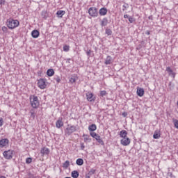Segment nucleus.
<instances>
[{
  "instance_id": "nucleus-6",
  "label": "nucleus",
  "mask_w": 178,
  "mask_h": 178,
  "mask_svg": "<svg viewBox=\"0 0 178 178\" xmlns=\"http://www.w3.org/2000/svg\"><path fill=\"white\" fill-rule=\"evenodd\" d=\"M38 86L41 90H44L47 87L46 80L44 79H40L38 81Z\"/></svg>"
},
{
  "instance_id": "nucleus-35",
  "label": "nucleus",
  "mask_w": 178,
  "mask_h": 178,
  "mask_svg": "<svg viewBox=\"0 0 178 178\" xmlns=\"http://www.w3.org/2000/svg\"><path fill=\"white\" fill-rule=\"evenodd\" d=\"M54 80H56L57 84H59V83L61 81L60 77H59L58 76L54 78Z\"/></svg>"
},
{
  "instance_id": "nucleus-4",
  "label": "nucleus",
  "mask_w": 178,
  "mask_h": 178,
  "mask_svg": "<svg viewBox=\"0 0 178 178\" xmlns=\"http://www.w3.org/2000/svg\"><path fill=\"white\" fill-rule=\"evenodd\" d=\"M88 13L90 16L92 17H98V9L95 7H90L88 9Z\"/></svg>"
},
{
  "instance_id": "nucleus-14",
  "label": "nucleus",
  "mask_w": 178,
  "mask_h": 178,
  "mask_svg": "<svg viewBox=\"0 0 178 178\" xmlns=\"http://www.w3.org/2000/svg\"><path fill=\"white\" fill-rule=\"evenodd\" d=\"M136 93H137V95H138V97H143V95H144V88H137Z\"/></svg>"
},
{
  "instance_id": "nucleus-41",
  "label": "nucleus",
  "mask_w": 178,
  "mask_h": 178,
  "mask_svg": "<svg viewBox=\"0 0 178 178\" xmlns=\"http://www.w3.org/2000/svg\"><path fill=\"white\" fill-rule=\"evenodd\" d=\"M3 126V118H0V127H2Z\"/></svg>"
},
{
  "instance_id": "nucleus-40",
  "label": "nucleus",
  "mask_w": 178,
  "mask_h": 178,
  "mask_svg": "<svg viewBox=\"0 0 178 178\" xmlns=\"http://www.w3.org/2000/svg\"><path fill=\"white\" fill-rule=\"evenodd\" d=\"M47 15V13L45 11L42 12V16L43 19H47V15Z\"/></svg>"
},
{
  "instance_id": "nucleus-45",
  "label": "nucleus",
  "mask_w": 178,
  "mask_h": 178,
  "mask_svg": "<svg viewBox=\"0 0 178 178\" xmlns=\"http://www.w3.org/2000/svg\"><path fill=\"white\" fill-rule=\"evenodd\" d=\"M28 178H38V177L31 175Z\"/></svg>"
},
{
  "instance_id": "nucleus-7",
  "label": "nucleus",
  "mask_w": 178,
  "mask_h": 178,
  "mask_svg": "<svg viewBox=\"0 0 178 178\" xmlns=\"http://www.w3.org/2000/svg\"><path fill=\"white\" fill-rule=\"evenodd\" d=\"M86 97L89 102H94V101H95V97H94V95L91 92H88L86 93Z\"/></svg>"
},
{
  "instance_id": "nucleus-34",
  "label": "nucleus",
  "mask_w": 178,
  "mask_h": 178,
  "mask_svg": "<svg viewBox=\"0 0 178 178\" xmlns=\"http://www.w3.org/2000/svg\"><path fill=\"white\" fill-rule=\"evenodd\" d=\"M128 19H129V23H134V22H136V18L133 17H129Z\"/></svg>"
},
{
  "instance_id": "nucleus-49",
  "label": "nucleus",
  "mask_w": 178,
  "mask_h": 178,
  "mask_svg": "<svg viewBox=\"0 0 178 178\" xmlns=\"http://www.w3.org/2000/svg\"><path fill=\"white\" fill-rule=\"evenodd\" d=\"M86 178H91V176H90V175H88V174H86Z\"/></svg>"
},
{
  "instance_id": "nucleus-44",
  "label": "nucleus",
  "mask_w": 178,
  "mask_h": 178,
  "mask_svg": "<svg viewBox=\"0 0 178 178\" xmlns=\"http://www.w3.org/2000/svg\"><path fill=\"white\" fill-rule=\"evenodd\" d=\"M87 56H90L91 55V50H88L86 51Z\"/></svg>"
},
{
  "instance_id": "nucleus-8",
  "label": "nucleus",
  "mask_w": 178,
  "mask_h": 178,
  "mask_svg": "<svg viewBox=\"0 0 178 178\" xmlns=\"http://www.w3.org/2000/svg\"><path fill=\"white\" fill-rule=\"evenodd\" d=\"M120 143L122 145H124V147H127V145H130L131 140H130V138H129L128 137V138H122L120 140Z\"/></svg>"
},
{
  "instance_id": "nucleus-29",
  "label": "nucleus",
  "mask_w": 178,
  "mask_h": 178,
  "mask_svg": "<svg viewBox=\"0 0 178 178\" xmlns=\"http://www.w3.org/2000/svg\"><path fill=\"white\" fill-rule=\"evenodd\" d=\"M95 172H97V170H95L94 168L90 169V170L87 173L88 176H92V175H95Z\"/></svg>"
},
{
  "instance_id": "nucleus-39",
  "label": "nucleus",
  "mask_w": 178,
  "mask_h": 178,
  "mask_svg": "<svg viewBox=\"0 0 178 178\" xmlns=\"http://www.w3.org/2000/svg\"><path fill=\"white\" fill-rule=\"evenodd\" d=\"M1 30H2V31H3V33L8 32V28L6 26H3Z\"/></svg>"
},
{
  "instance_id": "nucleus-21",
  "label": "nucleus",
  "mask_w": 178,
  "mask_h": 178,
  "mask_svg": "<svg viewBox=\"0 0 178 178\" xmlns=\"http://www.w3.org/2000/svg\"><path fill=\"white\" fill-rule=\"evenodd\" d=\"M89 131H95L97 130V125L95 124H92L88 127Z\"/></svg>"
},
{
  "instance_id": "nucleus-25",
  "label": "nucleus",
  "mask_w": 178,
  "mask_h": 178,
  "mask_svg": "<svg viewBox=\"0 0 178 178\" xmlns=\"http://www.w3.org/2000/svg\"><path fill=\"white\" fill-rule=\"evenodd\" d=\"M95 138L97 140L99 144H101V145H104V140H102V138H101V136L99 135H97Z\"/></svg>"
},
{
  "instance_id": "nucleus-11",
  "label": "nucleus",
  "mask_w": 178,
  "mask_h": 178,
  "mask_svg": "<svg viewBox=\"0 0 178 178\" xmlns=\"http://www.w3.org/2000/svg\"><path fill=\"white\" fill-rule=\"evenodd\" d=\"M63 121L62 120V118H59L58 120L56 122V127L57 129H60V127H63Z\"/></svg>"
},
{
  "instance_id": "nucleus-17",
  "label": "nucleus",
  "mask_w": 178,
  "mask_h": 178,
  "mask_svg": "<svg viewBox=\"0 0 178 178\" xmlns=\"http://www.w3.org/2000/svg\"><path fill=\"white\" fill-rule=\"evenodd\" d=\"M120 137H121V138H127V131L122 130L120 132Z\"/></svg>"
},
{
  "instance_id": "nucleus-12",
  "label": "nucleus",
  "mask_w": 178,
  "mask_h": 178,
  "mask_svg": "<svg viewBox=\"0 0 178 178\" xmlns=\"http://www.w3.org/2000/svg\"><path fill=\"white\" fill-rule=\"evenodd\" d=\"M40 154H42V156H44V155H49V149L48 147H44L41 149Z\"/></svg>"
},
{
  "instance_id": "nucleus-46",
  "label": "nucleus",
  "mask_w": 178,
  "mask_h": 178,
  "mask_svg": "<svg viewBox=\"0 0 178 178\" xmlns=\"http://www.w3.org/2000/svg\"><path fill=\"white\" fill-rule=\"evenodd\" d=\"M5 4V0H0V5H4Z\"/></svg>"
},
{
  "instance_id": "nucleus-38",
  "label": "nucleus",
  "mask_w": 178,
  "mask_h": 178,
  "mask_svg": "<svg viewBox=\"0 0 178 178\" xmlns=\"http://www.w3.org/2000/svg\"><path fill=\"white\" fill-rule=\"evenodd\" d=\"M106 95V92L105 90L100 91V96L101 97H105Z\"/></svg>"
},
{
  "instance_id": "nucleus-1",
  "label": "nucleus",
  "mask_w": 178,
  "mask_h": 178,
  "mask_svg": "<svg viewBox=\"0 0 178 178\" xmlns=\"http://www.w3.org/2000/svg\"><path fill=\"white\" fill-rule=\"evenodd\" d=\"M29 101L31 106L33 109H37L40 106V100H38V97L35 95H31L29 97Z\"/></svg>"
},
{
  "instance_id": "nucleus-5",
  "label": "nucleus",
  "mask_w": 178,
  "mask_h": 178,
  "mask_svg": "<svg viewBox=\"0 0 178 178\" xmlns=\"http://www.w3.org/2000/svg\"><path fill=\"white\" fill-rule=\"evenodd\" d=\"M3 155L5 159H12L13 157V150L9 149L7 151L3 152Z\"/></svg>"
},
{
  "instance_id": "nucleus-43",
  "label": "nucleus",
  "mask_w": 178,
  "mask_h": 178,
  "mask_svg": "<svg viewBox=\"0 0 178 178\" xmlns=\"http://www.w3.org/2000/svg\"><path fill=\"white\" fill-rule=\"evenodd\" d=\"M31 116L32 118H35V115L34 114V111L33 110L31 111Z\"/></svg>"
},
{
  "instance_id": "nucleus-18",
  "label": "nucleus",
  "mask_w": 178,
  "mask_h": 178,
  "mask_svg": "<svg viewBox=\"0 0 178 178\" xmlns=\"http://www.w3.org/2000/svg\"><path fill=\"white\" fill-rule=\"evenodd\" d=\"M100 26H102V27H105V26H108V18H103L101 21Z\"/></svg>"
},
{
  "instance_id": "nucleus-51",
  "label": "nucleus",
  "mask_w": 178,
  "mask_h": 178,
  "mask_svg": "<svg viewBox=\"0 0 178 178\" xmlns=\"http://www.w3.org/2000/svg\"><path fill=\"white\" fill-rule=\"evenodd\" d=\"M149 19L152 20V16H149Z\"/></svg>"
},
{
  "instance_id": "nucleus-32",
  "label": "nucleus",
  "mask_w": 178,
  "mask_h": 178,
  "mask_svg": "<svg viewBox=\"0 0 178 178\" xmlns=\"http://www.w3.org/2000/svg\"><path fill=\"white\" fill-rule=\"evenodd\" d=\"M106 34L108 35H112V30L110 29H106Z\"/></svg>"
},
{
  "instance_id": "nucleus-15",
  "label": "nucleus",
  "mask_w": 178,
  "mask_h": 178,
  "mask_svg": "<svg viewBox=\"0 0 178 178\" xmlns=\"http://www.w3.org/2000/svg\"><path fill=\"white\" fill-rule=\"evenodd\" d=\"M99 13L100 16H105L106 15V13H108V9H106V8H102L99 11Z\"/></svg>"
},
{
  "instance_id": "nucleus-47",
  "label": "nucleus",
  "mask_w": 178,
  "mask_h": 178,
  "mask_svg": "<svg viewBox=\"0 0 178 178\" xmlns=\"http://www.w3.org/2000/svg\"><path fill=\"white\" fill-rule=\"evenodd\" d=\"M129 17H129V15H127V14H125V15H124V19H129Z\"/></svg>"
},
{
  "instance_id": "nucleus-23",
  "label": "nucleus",
  "mask_w": 178,
  "mask_h": 178,
  "mask_svg": "<svg viewBox=\"0 0 178 178\" xmlns=\"http://www.w3.org/2000/svg\"><path fill=\"white\" fill-rule=\"evenodd\" d=\"M76 163L78 166H82V165L84 164V160H83V159H78L76 161Z\"/></svg>"
},
{
  "instance_id": "nucleus-37",
  "label": "nucleus",
  "mask_w": 178,
  "mask_h": 178,
  "mask_svg": "<svg viewBox=\"0 0 178 178\" xmlns=\"http://www.w3.org/2000/svg\"><path fill=\"white\" fill-rule=\"evenodd\" d=\"M90 134L91 137H92L93 138H95L96 136H98V134H97V133H95V132H90Z\"/></svg>"
},
{
  "instance_id": "nucleus-28",
  "label": "nucleus",
  "mask_w": 178,
  "mask_h": 178,
  "mask_svg": "<svg viewBox=\"0 0 178 178\" xmlns=\"http://www.w3.org/2000/svg\"><path fill=\"white\" fill-rule=\"evenodd\" d=\"M65 12L64 10H58L56 13V15L58 17H63V15H65Z\"/></svg>"
},
{
  "instance_id": "nucleus-13",
  "label": "nucleus",
  "mask_w": 178,
  "mask_h": 178,
  "mask_svg": "<svg viewBox=\"0 0 178 178\" xmlns=\"http://www.w3.org/2000/svg\"><path fill=\"white\" fill-rule=\"evenodd\" d=\"M166 72H168L169 76H171V77H173V79H175V77L176 76V74L173 72V70H172V68H170V67H166Z\"/></svg>"
},
{
  "instance_id": "nucleus-10",
  "label": "nucleus",
  "mask_w": 178,
  "mask_h": 178,
  "mask_svg": "<svg viewBox=\"0 0 178 178\" xmlns=\"http://www.w3.org/2000/svg\"><path fill=\"white\" fill-rule=\"evenodd\" d=\"M77 80H79L77 75L73 74L70 77L69 82L71 83V84H74Z\"/></svg>"
},
{
  "instance_id": "nucleus-24",
  "label": "nucleus",
  "mask_w": 178,
  "mask_h": 178,
  "mask_svg": "<svg viewBox=\"0 0 178 178\" xmlns=\"http://www.w3.org/2000/svg\"><path fill=\"white\" fill-rule=\"evenodd\" d=\"M83 137L84 138V143H90L91 141V138H90V136L83 134Z\"/></svg>"
},
{
  "instance_id": "nucleus-48",
  "label": "nucleus",
  "mask_w": 178,
  "mask_h": 178,
  "mask_svg": "<svg viewBox=\"0 0 178 178\" xmlns=\"http://www.w3.org/2000/svg\"><path fill=\"white\" fill-rule=\"evenodd\" d=\"M122 116H124V118H126V116H127V113L126 112L122 113Z\"/></svg>"
},
{
  "instance_id": "nucleus-50",
  "label": "nucleus",
  "mask_w": 178,
  "mask_h": 178,
  "mask_svg": "<svg viewBox=\"0 0 178 178\" xmlns=\"http://www.w3.org/2000/svg\"><path fill=\"white\" fill-rule=\"evenodd\" d=\"M146 34H147V35H149V34H150L149 31H147L146 32Z\"/></svg>"
},
{
  "instance_id": "nucleus-27",
  "label": "nucleus",
  "mask_w": 178,
  "mask_h": 178,
  "mask_svg": "<svg viewBox=\"0 0 178 178\" xmlns=\"http://www.w3.org/2000/svg\"><path fill=\"white\" fill-rule=\"evenodd\" d=\"M153 138L155 140H158V139L161 138V134L158 133V131H155L154 135H153Z\"/></svg>"
},
{
  "instance_id": "nucleus-42",
  "label": "nucleus",
  "mask_w": 178,
  "mask_h": 178,
  "mask_svg": "<svg viewBox=\"0 0 178 178\" xmlns=\"http://www.w3.org/2000/svg\"><path fill=\"white\" fill-rule=\"evenodd\" d=\"M86 148V146L84 145V143H81V149L82 151H84V149Z\"/></svg>"
},
{
  "instance_id": "nucleus-20",
  "label": "nucleus",
  "mask_w": 178,
  "mask_h": 178,
  "mask_svg": "<svg viewBox=\"0 0 178 178\" xmlns=\"http://www.w3.org/2000/svg\"><path fill=\"white\" fill-rule=\"evenodd\" d=\"M105 65H111L112 63V57L111 56H108L104 62Z\"/></svg>"
},
{
  "instance_id": "nucleus-9",
  "label": "nucleus",
  "mask_w": 178,
  "mask_h": 178,
  "mask_svg": "<svg viewBox=\"0 0 178 178\" xmlns=\"http://www.w3.org/2000/svg\"><path fill=\"white\" fill-rule=\"evenodd\" d=\"M9 144V139L3 138L0 140V148H3V147H6Z\"/></svg>"
},
{
  "instance_id": "nucleus-33",
  "label": "nucleus",
  "mask_w": 178,
  "mask_h": 178,
  "mask_svg": "<svg viewBox=\"0 0 178 178\" xmlns=\"http://www.w3.org/2000/svg\"><path fill=\"white\" fill-rule=\"evenodd\" d=\"M129 8V4L128 3H125L122 6V10L123 12H124V10H127Z\"/></svg>"
},
{
  "instance_id": "nucleus-52",
  "label": "nucleus",
  "mask_w": 178,
  "mask_h": 178,
  "mask_svg": "<svg viewBox=\"0 0 178 178\" xmlns=\"http://www.w3.org/2000/svg\"><path fill=\"white\" fill-rule=\"evenodd\" d=\"M67 60H70V58H68Z\"/></svg>"
},
{
  "instance_id": "nucleus-36",
  "label": "nucleus",
  "mask_w": 178,
  "mask_h": 178,
  "mask_svg": "<svg viewBox=\"0 0 178 178\" xmlns=\"http://www.w3.org/2000/svg\"><path fill=\"white\" fill-rule=\"evenodd\" d=\"M173 123H174L175 127H176V129H178V120H173Z\"/></svg>"
},
{
  "instance_id": "nucleus-16",
  "label": "nucleus",
  "mask_w": 178,
  "mask_h": 178,
  "mask_svg": "<svg viewBox=\"0 0 178 178\" xmlns=\"http://www.w3.org/2000/svg\"><path fill=\"white\" fill-rule=\"evenodd\" d=\"M31 35L33 38H38L40 37V31L35 29L31 32Z\"/></svg>"
},
{
  "instance_id": "nucleus-30",
  "label": "nucleus",
  "mask_w": 178,
  "mask_h": 178,
  "mask_svg": "<svg viewBox=\"0 0 178 178\" xmlns=\"http://www.w3.org/2000/svg\"><path fill=\"white\" fill-rule=\"evenodd\" d=\"M70 47L69 45H64L63 47V49L65 52H69V49H70Z\"/></svg>"
},
{
  "instance_id": "nucleus-2",
  "label": "nucleus",
  "mask_w": 178,
  "mask_h": 178,
  "mask_svg": "<svg viewBox=\"0 0 178 178\" xmlns=\"http://www.w3.org/2000/svg\"><path fill=\"white\" fill-rule=\"evenodd\" d=\"M19 24H20V22H19L17 19H9L7 20V27H8L10 30H13V29L19 27Z\"/></svg>"
},
{
  "instance_id": "nucleus-22",
  "label": "nucleus",
  "mask_w": 178,
  "mask_h": 178,
  "mask_svg": "<svg viewBox=\"0 0 178 178\" xmlns=\"http://www.w3.org/2000/svg\"><path fill=\"white\" fill-rule=\"evenodd\" d=\"M79 175H80V174L78 172L77 170H74L71 172V176L73 178H77V177H79Z\"/></svg>"
},
{
  "instance_id": "nucleus-3",
  "label": "nucleus",
  "mask_w": 178,
  "mask_h": 178,
  "mask_svg": "<svg viewBox=\"0 0 178 178\" xmlns=\"http://www.w3.org/2000/svg\"><path fill=\"white\" fill-rule=\"evenodd\" d=\"M69 126L70 125H68V127H67L65 131V134H67V136H70V134H73V133H74V131H77L76 126H74V125H71L70 127Z\"/></svg>"
},
{
  "instance_id": "nucleus-26",
  "label": "nucleus",
  "mask_w": 178,
  "mask_h": 178,
  "mask_svg": "<svg viewBox=\"0 0 178 178\" xmlns=\"http://www.w3.org/2000/svg\"><path fill=\"white\" fill-rule=\"evenodd\" d=\"M69 166H70V161L67 160L65 162L63 163V168H64V169H67Z\"/></svg>"
},
{
  "instance_id": "nucleus-19",
  "label": "nucleus",
  "mask_w": 178,
  "mask_h": 178,
  "mask_svg": "<svg viewBox=\"0 0 178 178\" xmlns=\"http://www.w3.org/2000/svg\"><path fill=\"white\" fill-rule=\"evenodd\" d=\"M47 74L49 76V77H52L55 74V71H54V69H49L47 71Z\"/></svg>"
},
{
  "instance_id": "nucleus-31",
  "label": "nucleus",
  "mask_w": 178,
  "mask_h": 178,
  "mask_svg": "<svg viewBox=\"0 0 178 178\" xmlns=\"http://www.w3.org/2000/svg\"><path fill=\"white\" fill-rule=\"evenodd\" d=\"M31 162H33V159L31 157H28L26 159V163H27L28 165L31 163Z\"/></svg>"
}]
</instances>
